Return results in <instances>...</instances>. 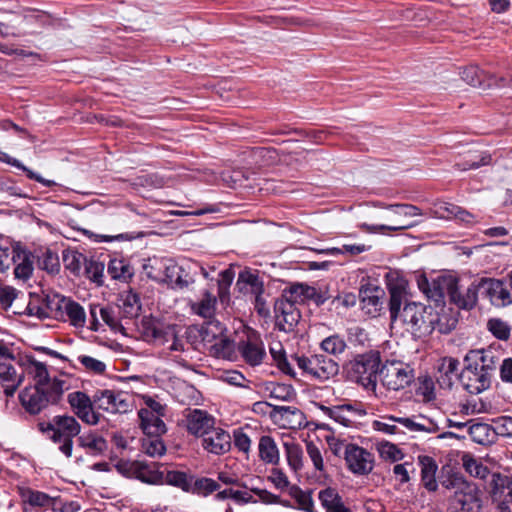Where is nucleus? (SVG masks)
I'll return each mask as SVG.
<instances>
[{
	"mask_svg": "<svg viewBox=\"0 0 512 512\" xmlns=\"http://www.w3.org/2000/svg\"><path fill=\"white\" fill-rule=\"evenodd\" d=\"M387 289L390 294L389 311L391 323L402 326L415 338L430 335L435 328L441 333H448L457 324V317L453 316L447 324L443 318L434 314L432 308L419 302L406 300L407 281L394 273L387 275Z\"/></svg>",
	"mask_w": 512,
	"mask_h": 512,
	"instance_id": "1",
	"label": "nucleus"
},
{
	"mask_svg": "<svg viewBox=\"0 0 512 512\" xmlns=\"http://www.w3.org/2000/svg\"><path fill=\"white\" fill-rule=\"evenodd\" d=\"M216 297L210 293L199 302L191 304L192 311L209 321L204 330V342L211 356L224 358V327L219 321L212 320L215 313Z\"/></svg>",
	"mask_w": 512,
	"mask_h": 512,
	"instance_id": "2",
	"label": "nucleus"
},
{
	"mask_svg": "<svg viewBox=\"0 0 512 512\" xmlns=\"http://www.w3.org/2000/svg\"><path fill=\"white\" fill-rule=\"evenodd\" d=\"M441 485L452 490L450 497L452 505L458 508L459 512H479L482 507L481 492L479 487L465 479L460 473H449Z\"/></svg>",
	"mask_w": 512,
	"mask_h": 512,
	"instance_id": "3",
	"label": "nucleus"
},
{
	"mask_svg": "<svg viewBox=\"0 0 512 512\" xmlns=\"http://www.w3.org/2000/svg\"><path fill=\"white\" fill-rule=\"evenodd\" d=\"M69 389L67 382H54L52 386L30 385L19 393V401L25 411L37 415L50 405L57 404Z\"/></svg>",
	"mask_w": 512,
	"mask_h": 512,
	"instance_id": "4",
	"label": "nucleus"
},
{
	"mask_svg": "<svg viewBox=\"0 0 512 512\" xmlns=\"http://www.w3.org/2000/svg\"><path fill=\"white\" fill-rule=\"evenodd\" d=\"M384 209L382 218L391 224L368 225L364 223L360 227L370 233L405 230L417 225L413 218L422 214L418 207L411 204H391Z\"/></svg>",
	"mask_w": 512,
	"mask_h": 512,
	"instance_id": "5",
	"label": "nucleus"
},
{
	"mask_svg": "<svg viewBox=\"0 0 512 512\" xmlns=\"http://www.w3.org/2000/svg\"><path fill=\"white\" fill-rule=\"evenodd\" d=\"M380 354L377 351L358 355L347 365L349 378L368 391H375L380 375Z\"/></svg>",
	"mask_w": 512,
	"mask_h": 512,
	"instance_id": "6",
	"label": "nucleus"
},
{
	"mask_svg": "<svg viewBox=\"0 0 512 512\" xmlns=\"http://www.w3.org/2000/svg\"><path fill=\"white\" fill-rule=\"evenodd\" d=\"M292 362L302 371L304 375L319 381H326L338 374L339 365L332 358L323 354L313 355H292Z\"/></svg>",
	"mask_w": 512,
	"mask_h": 512,
	"instance_id": "7",
	"label": "nucleus"
},
{
	"mask_svg": "<svg viewBox=\"0 0 512 512\" xmlns=\"http://www.w3.org/2000/svg\"><path fill=\"white\" fill-rule=\"evenodd\" d=\"M41 430L44 432H52L51 439L54 442H61L62 445L59 447L60 451L66 456H72L73 450V438L79 436L81 433V425L75 417L70 415H58L55 416L51 423H48L46 427L43 424L40 425Z\"/></svg>",
	"mask_w": 512,
	"mask_h": 512,
	"instance_id": "8",
	"label": "nucleus"
},
{
	"mask_svg": "<svg viewBox=\"0 0 512 512\" xmlns=\"http://www.w3.org/2000/svg\"><path fill=\"white\" fill-rule=\"evenodd\" d=\"M46 306L48 312L41 315L67 321L75 328H83L86 324L84 308L69 297L54 295L52 298H48Z\"/></svg>",
	"mask_w": 512,
	"mask_h": 512,
	"instance_id": "9",
	"label": "nucleus"
},
{
	"mask_svg": "<svg viewBox=\"0 0 512 512\" xmlns=\"http://www.w3.org/2000/svg\"><path fill=\"white\" fill-rule=\"evenodd\" d=\"M414 377V370L402 362L386 363L380 369V380L389 390L404 389L412 383Z\"/></svg>",
	"mask_w": 512,
	"mask_h": 512,
	"instance_id": "10",
	"label": "nucleus"
},
{
	"mask_svg": "<svg viewBox=\"0 0 512 512\" xmlns=\"http://www.w3.org/2000/svg\"><path fill=\"white\" fill-rule=\"evenodd\" d=\"M93 402L109 413H127L132 409L131 396L121 391L98 390L93 395Z\"/></svg>",
	"mask_w": 512,
	"mask_h": 512,
	"instance_id": "11",
	"label": "nucleus"
},
{
	"mask_svg": "<svg viewBox=\"0 0 512 512\" xmlns=\"http://www.w3.org/2000/svg\"><path fill=\"white\" fill-rule=\"evenodd\" d=\"M68 403L74 414L84 423L95 426L100 422L101 414L94 410L93 397L86 393L75 391L68 394Z\"/></svg>",
	"mask_w": 512,
	"mask_h": 512,
	"instance_id": "12",
	"label": "nucleus"
},
{
	"mask_svg": "<svg viewBox=\"0 0 512 512\" xmlns=\"http://www.w3.org/2000/svg\"><path fill=\"white\" fill-rule=\"evenodd\" d=\"M344 459L348 469L356 475H368L374 468L373 454L356 444L346 446Z\"/></svg>",
	"mask_w": 512,
	"mask_h": 512,
	"instance_id": "13",
	"label": "nucleus"
},
{
	"mask_svg": "<svg viewBox=\"0 0 512 512\" xmlns=\"http://www.w3.org/2000/svg\"><path fill=\"white\" fill-rule=\"evenodd\" d=\"M451 277H437L429 280L425 275L417 276V286L427 299L439 304L443 301L445 295H449L453 284Z\"/></svg>",
	"mask_w": 512,
	"mask_h": 512,
	"instance_id": "14",
	"label": "nucleus"
},
{
	"mask_svg": "<svg viewBox=\"0 0 512 512\" xmlns=\"http://www.w3.org/2000/svg\"><path fill=\"white\" fill-rule=\"evenodd\" d=\"M465 366L459 374V381L463 388L470 394H479L488 389L491 384V378L487 372H482L478 368L474 369L472 363L464 362Z\"/></svg>",
	"mask_w": 512,
	"mask_h": 512,
	"instance_id": "15",
	"label": "nucleus"
},
{
	"mask_svg": "<svg viewBox=\"0 0 512 512\" xmlns=\"http://www.w3.org/2000/svg\"><path fill=\"white\" fill-rule=\"evenodd\" d=\"M276 326L284 332H291L298 324L301 314L297 305L288 302L287 299L279 298L274 305Z\"/></svg>",
	"mask_w": 512,
	"mask_h": 512,
	"instance_id": "16",
	"label": "nucleus"
},
{
	"mask_svg": "<svg viewBox=\"0 0 512 512\" xmlns=\"http://www.w3.org/2000/svg\"><path fill=\"white\" fill-rule=\"evenodd\" d=\"M184 423L191 435L201 437L213 428L215 418L205 410L188 408L184 411Z\"/></svg>",
	"mask_w": 512,
	"mask_h": 512,
	"instance_id": "17",
	"label": "nucleus"
},
{
	"mask_svg": "<svg viewBox=\"0 0 512 512\" xmlns=\"http://www.w3.org/2000/svg\"><path fill=\"white\" fill-rule=\"evenodd\" d=\"M499 361L500 352L492 347L481 350H470L464 358V362L472 363L474 369L478 368L482 372H487L489 378H491Z\"/></svg>",
	"mask_w": 512,
	"mask_h": 512,
	"instance_id": "18",
	"label": "nucleus"
},
{
	"mask_svg": "<svg viewBox=\"0 0 512 512\" xmlns=\"http://www.w3.org/2000/svg\"><path fill=\"white\" fill-rule=\"evenodd\" d=\"M479 291L486 294L495 306H506L512 303V294L501 280L482 278L478 282Z\"/></svg>",
	"mask_w": 512,
	"mask_h": 512,
	"instance_id": "19",
	"label": "nucleus"
},
{
	"mask_svg": "<svg viewBox=\"0 0 512 512\" xmlns=\"http://www.w3.org/2000/svg\"><path fill=\"white\" fill-rule=\"evenodd\" d=\"M235 289L244 296L264 293V282L257 270L245 268L238 274Z\"/></svg>",
	"mask_w": 512,
	"mask_h": 512,
	"instance_id": "20",
	"label": "nucleus"
},
{
	"mask_svg": "<svg viewBox=\"0 0 512 512\" xmlns=\"http://www.w3.org/2000/svg\"><path fill=\"white\" fill-rule=\"evenodd\" d=\"M13 362L0 360V385L7 397H12L24 381V372H17Z\"/></svg>",
	"mask_w": 512,
	"mask_h": 512,
	"instance_id": "21",
	"label": "nucleus"
},
{
	"mask_svg": "<svg viewBox=\"0 0 512 512\" xmlns=\"http://www.w3.org/2000/svg\"><path fill=\"white\" fill-rule=\"evenodd\" d=\"M238 349L245 362L250 366L262 364L267 357L262 341L257 339L255 335L247 336L246 340L241 339L238 342Z\"/></svg>",
	"mask_w": 512,
	"mask_h": 512,
	"instance_id": "22",
	"label": "nucleus"
},
{
	"mask_svg": "<svg viewBox=\"0 0 512 512\" xmlns=\"http://www.w3.org/2000/svg\"><path fill=\"white\" fill-rule=\"evenodd\" d=\"M395 421L399 435H404L407 432L435 433L438 431V426L435 423L421 416L395 417Z\"/></svg>",
	"mask_w": 512,
	"mask_h": 512,
	"instance_id": "23",
	"label": "nucleus"
},
{
	"mask_svg": "<svg viewBox=\"0 0 512 512\" xmlns=\"http://www.w3.org/2000/svg\"><path fill=\"white\" fill-rule=\"evenodd\" d=\"M10 257L12 264H15V278L23 281L28 280L34 270L33 255L19 246H13Z\"/></svg>",
	"mask_w": 512,
	"mask_h": 512,
	"instance_id": "24",
	"label": "nucleus"
},
{
	"mask_svg": "<svg viewBox=\"0 0 512 512\" xmlns=\"http://www.w3.org/2000/svg\"><path fill=\"white\" fill-rule=\"evenodd\" d=\"M478 292V283H472L466 290L462 291L459 289L457 281L454 279L448 297L458 308L471 309L477 303Z\"/></svg>",
	"mask_w": 512,
	"mask_h": 512,
	"instance_id": "25",
	"label": "nucleus"
},
{
	"mask_svg": "<svg viewBox=\"0 0 512 512\" xmlns=\"http://www.w3.org/2000/svg\"><path fill=\"white\" fill-rule=\"evenodd\" d=\"M78 446L91 456L104 454L108 449L107 440L93 430L81 431L77 438Z\"/></svg>",
	"mask_w": 512,
	"mask_h": 512,
	"instance_id": "26",
	"label": "nucleus"
},
{
	"mask_svg": "<svg viewBox=\"0 0 512 512\" xmlns=\"http://www.w3.org/2000/svg\"><path fill=\"white\" fill-rule=\"evenodd\" d=\"M431 211L433 215L440 219H458L464 223H472L473 215L468 211L462 209L461 207L445 202V201H437L433 204Z\"/></svg>",
	"mask_w": 512,
	"mask_h": 512,
	"instance_id": "27",
	"label": "nucleus"
},
{
	"mask_svg": "<svg viewBox=\"0 0 512 512\" xmlns=\"http://www.w3.org/2000/svg\"><path fill=\"white\" fill-rule=\"evenodd\" d=\"M491 494L499 505H507L512 502V476L494 474L491 481Z\"/></svg>",
	"mask_w": 512,
	"mask_h": 512,
	"instance_id": "28",
	"label": "nucleus"
},
{
	"mask_svg": "<svg viewBox=\"0 0 512 512\" xmlns=\"http://www.w3.org/2000/svg\"><path fill=\"white\" fill-rule=\"evenodd\" d=\"M162 466L157 462L137 460L135 478L147 484H162L164 483V472L160 470Z\"/></svg>",
	"mask_w": 512,
	"mask_h": 512,
	"instance_id": "29",
	"label": "nucleus"
},
{
	"mask_svg": "<svg viewBox=\"0 0 512 512\" xmlns=\"http://www.w3.org/2000/svg\"><path fill=\"white\" fill-rule=\"evenodd\" d=\"M24 365L28 375H30L34 379V385L51 387L52 383L54 382H67L63 378H51L46 365L42 362L36 361L35 359H28Z\"/></svg>",
	"mask_w": 512,
	"mask_h": 512,
	"instance_id": "30",
	"label": "nucleus"
},
{
	"mask_svg": "<svg viewBox=\"0 0 512 512\" xmlns=\"http://www.w3.org/2000/svg\"><path fill=\"white\" fill-rule=\"evenodd\" d=\"M140 427L145 435H163L166 433V425L160 416L153 411L140 409L138 412Z\"/></svg>",
	"mask_w": 512,
	"mask_h": 512,
	"instance_id": "31",
	"label": "nucleus"
},
{
	"mask_svg": "<svg viewBox=\"0 0 512 512\" xmlns=\"http://www.w3.org/2000/svg\"><path fill=\"white\" fill-rule=\"evenodd\" d=\"M273 413L283 426L291 429L301 427L304 422V414L296 407L274 406Z\"/></svg>",
	"mask_w": 512,
	"mask_h": 512,
	"instance_id": "32",
	"label": "nucleus"
},
{
	"mask_svg": "<svg viewBox=\"0 0 512 512\" xmlns=\"http://www.w3.org/2000/svg\"><path fill=\"white\" fill-rule=\"evenodd\" d=\"M141 305L138 295L132 290L124 291L118 298L117 310L121 317L131 319L137 317Z\"/></svg>",
	"mask_w": 512,
	"mask_h": 512,
	"instance_id": "33",
	"label": "nucleus"
},
{
	"mask_svg": "<svg viewBox=\"0 0 512 512\" xmlns=\"http://www.w3.org/2000/svg\"><path fill=\"white\" fill-rule=\"evenodd\" d=\"M258 455L265 464L276 465L279 463L280 452L275 440L271 436L264 435L259 439Z\"/></svg>",
	"mask_w": 512,
	"mask_h": 512,
	"instance_id": "34",
	"label": "nucleus"
},
{
	"mask_svg": "<svg viewBox=\"0 0 512 512\" xmlns=\"http://www.w3.org/2000/svg\"><path fill=\"white\" fill-rule=\"evenodd\" d=\"M202 447L209 453L220 455L224 448V430L213 426L202 436Z\"/></svg>",
	"mask_w": 512,
	"mask_h": 512,
	"instance_id": "35",
	"label": "nucleus"
},
{
	"mask_svg": "<svg viewBox=\"0 0 512 512\" xmlns=\"http://www.w3.org/2000/svg\"><path fill=\"white\" fill-rule=\"evenodd\" d=\"M316 295V289L306 284L297 283L286 288L280 298L287 299L295 305L302 303L307 299H312Z\"/></svg>",
	"mask_w": 512,
	"mask_h": 512,
	"instance_id": "36",
	"label": "nucleus"
},
{
	"mask_svg": "<svg viewBox=\"0 0 512 512\" xmlns=\"http://www.w3.org/2000/svg\"><path fill=\"white\" fill-rule=\"evenodd\" d=\"M318 498L327 512H350L343 502L341 496L334 488H326L319 492Z\"/></svg>",
	"mask_w": 512,
	"mask_h": 512,
	"instance_id": "37",
	"label": "nucleus"
},
{
	"mask_svg": "<svg viewBox=\"0 0 512 512\" xmlns=\"http://www.w3.org/2000/svg\"><path fill=\"white\" fill-rule=\"evenodd\" d=\"M421 480L423 486L429 491H436L438 485L435 479L437 464L429 456H420Z\"/></svg>",
	"mask_w": 512,
	"mask_h": 512,
	"instance_id": "38",
	"label": "nucleus"
},
{
	"mask_svg": "<svg viewBox=\"0 0 512 512\" xmlns=\"http://www.w3.org/2000/svg\"><path fill=\"white\" fill-rule=\"evenodd\" d=\"M231 328L233 330V335L231 333L226 334V359H230L228 356V352L231 349V346H237L238 342L243 339L246 340L247 336H251L246 325L240 319L232 318L229 319ZM226 333H228V328L226 327Z\"/></svg>",
	"mask_w": 512,
	"mask_h": 512,
	"instance_id": "39",
	"label": "nucleus"
},
{
	"mask_svg": "<svg viewBox=\"0 0 512 512\" xmlns=\"http://www.w3.org/2000/svg\"><path fill=\"white\" fill-rule=\"evenodd\" d=\"M459 362L454 358H444L439 367L438 383L442 387L450 388L453 384V378L459 375L457 374Z\"/></svg>",
	"mask_w": 512,
	"mask_h": 512,
	"instance_id": "40",
	"label": "nucleus"
},
{
	"mask_svg": "<svg viewBox=\"0 0 512 512\" xmlns=\"http://www.w3.org/2000/svg\"><path fill=\"white\" fill-rule=\"evenodd\" d=\"M161 435H145L141 440V451L149 457H161L166 453V445Z\"/></svg>",
	"mask_w": 512,
	"mask_h": 512,
	"instance_id": "41",
	"label": "nucleus"
},
{
	"mask_svg": "<svg viewBox=\"0 0 512 512\" xmlns=\"http://www.w3.org/2000/svg\"><path fill=\"white\" fill-rule=\"evenodd\" d=\"M270 354L275 361L277 367L285 374L295 378L297 373L293 369L292 365L294 362L292 360L288 361L286 358L285 351L282 347L281 343H275L270 347Z\"/></svg>",
	"mask_w": 512,
	"mask_h": 512,
	"instance_id": "42",
	"label": "nucleus"
},
{
	"mask_svg": "<svg viewBox=\"0 0 512 512\" xmlns=\"http://www.w3.org/2000/svg\"><path fill=\"white\" fill-rule=\"evenodd\" d=\"M107 272L112 279L122 281L130 279L134 274L133 268L123 259L110 260Z\"/></svg>",
	"mask_w": 512,
	"mask_h": 512,
	"instance_id": "43",
	"label": "nucleus"
},
{
	"mask_svg": "<svg viewBox=\"0 0 512 512\" xmlns=\"http://www.w3.org/2000/svg\"><path fill=\"white\" fill-rule=\"evenodd\" d=\"M22 498L25 504L31 507H51L54 504V499L48 494L32 489H26L22 493Z\"/></svg>",
	"mask_w": 512,
	"mask_h": 512,
	"instance_id": "44",
	"label": "nucleus"
},
{
	"mask_svg": "<svg viewBox=\"0 0 512 512\" xmlns=\"http://www.w3.org/2000/svg\"><path fill=\"white\" fill-rule=\"evenodd\" d=\"M284 448L288 465L295 472L299 471L303 467V451L299 444L294 441L284 442Z\"/></svg>",
	"mask_w": 512,
	"mask_h": 512,
	"instance_id": "45",
	"label": "nucleus"
},
{
	"mask_svg": "<svg viewBox=\"0 0 512 512\" xmlns=\"http://www.w3.org/2000/svg\"><path fill=\"white\" fill-rule=\"evenodd\" d=\"M0 161H2L4 163H7V164H10V165H12V166H14L16 168H19V169L23 170L26 173V175H27V177L29 179L35 180V181L43 184L44 186L51 187V186H54L56 184L52 180L44 179L41 175L35 173L31 169H29L28 167L23 165L19 160L10 157L5 152L0 151Z\"/></svg>",
	"mask_w": 512,
	"mask_h": 512,
	"instance_id": "46",
	"label": "nucleus"
},
{
	"mask_svg": "<svg viewBox=\"0 0 512 512\" xmlns=\"http://www.w3.org/2000/svg\"><path fill=\"white\" fill-rule=\"evenodd\" d=\"M378 292H380L378 289L375 290L374 294L365 291L362 297V309L371 317L378 316L382 309V301Z\"/></svg>",
	"mask_w": 512,
	"mask_h": 512,
	"instance_id": "47",
	"label": "nucleus"
},
{
	"mask_svg": "<svg viewBox=\"0 0 512 512\" xmlns=\"http://www.w3.org/2000/svg\"><path fill=\"white\" fill-rule=\"evenodd\" d=\"M176 325H166L154 327L152 330V336L158 345L166 346L168 348L171 341L175 339L178 333Z\"/></svg>",
	"mask_w": 512,
	"mask_h": 512,
	"instance_id": "48",
	"label": "nucleus"
},
{
	"mask_svg": "<svg viewBox=\"0 0 512 512\" xmlns=\"http://www.w3.org/2000/svg\"><path fill=\"white\" fill-rule=\"evenodd\" d=\"M461 460L465 471L471 476L483 479L488 475L487 467L470 454H464Z\"/></svg>",
	"mask_w": 512,
	"mask_h": 512,
	"instance_id": "49",
	"label": "nucleus"
},
{
	"mask_svg": "<svg viewBox=\"0 0 512 512\" xmlns=\"http://www.w3.org/2000/svg\"><path fill=\"white\" fill-rule=\"evenodd\" d=\"M85 273L87 277L98 285L103 284L105 265L96 259L84 258Z\"/></svg>",
	"mask_w": 512,
	"mask_h": 512,
	"instance_id": "50",
	"label": "nucleus"
},
{
	"mask_svg": "<svg viewBox=\"0 0 512 512\" xmlns=\"http://www.w3.org/2000/svg\"><path fill=\"white\" fill-rule=\"evenodd\" d=\"M487 329L495 338L502 341H507L511 335L510 325L500 318L489 319Z\"/></svg>",
	"mask_w": 512,
	"mask_h": 512,
	"instance_id": "51",
	"label": "nucleus"
},
{
	"mask_svg": "<svg viewBox=\"0 0 512 512\" xmlns=\"http://www.w3.org/2000/svg\"><path fill=\"white\" fill-rule=\"evenodd\" d=\"M226 384L241 389L242 395L251 392L250 381L239 371L226 369Z\"/></svg>",
	"mask_w": 512,
	"mask_h": 512,
	"instance_id": "52",
	"label": "nucleus"
},
{
	"mask_svg": "<svg viewBox=\"0 0 512 512\" xmlns=\"http://www.w3.org/2000/svg\"><path fill=\"white\" fill-rule=\"evenodd\" d=\"M321 348L326 353L337 356L345 351L346 342L339 335H331L321 342Z\"/></svg>",
	"mask_w": 512,
	"mask_h": 512,
	"instance_id": "53",
	"label": "nucleus"
},
{
	"mask_svg": "<svg viewBox=\"0 0 512 512\" xmlns=\"http://www.w3.org/2000/svg\"><path fill=\"white\" fill-rule=\"evenodd\" d=\"M99 315L101 319L114 331L123 329L120 319L121 314L116 312L112 307H101L99 308Z\"/></svg>",
	"mask_w": 512,
	"mask_h": 512,
	"instance_id": "54",
	"label": "nucleus"
},
{
	"mask_svg": "<svg viewBox=\"0 0 512 512\" xmlns=\"http://www.w3.org/2000/svg\"><path fill=\"white\" fill-rule=\"evenodd\" d=\"M306 453L313 463L315 470L323 472L325 465L321 447L312 441L306 442Z\"/></svg>",
	"mask_w": 512,
	"mask_h": 512,
	"instance_id": "55",
	"label": "nucleus"
},
{
	"mask_svg": "<svg viewBox=\"0 0 512 512\" xmlns=\"http://www.w3.org/2000/svg\"><path fill=\"white\" fill-rule=\"evenodd\" d=\"M372 427L374 430L385 434L399 435L395 416H383L381 419L373 421Z\"/></svg>",
	"mask_w": 512,
	"mask_h": 512,
	"instance_id": "56",
	"label": "nucleus"
},
{
	"mask_svg": "<svg viewBox=\"0 0 512 512\" xmlns=\"http://www.w3.org/2000/svg\"><path fill=\"white\" fill-rule=\"evenodd\" d=\"M267 390L271 399L280 401H288L294 394L292 388L284 384L270 383Z\"/></svg>",
	"mask_w": 512,
	"mask_h": 512,
	"instance_id": "57",
	"label": "nucleus"
},
{
	"mask_svg": "<svg viewBox=\"0 0 512 512\" xmlns=\"http://www.w3.org/2000/svg\"><path fill=\"white\" fill-rule=\"evenodd\" d=\"M378 452L380 456L385 460H391L393 462L399 461L403 458L402 451L390 442H382L378 446Z\"/></svg>",
	"mask_w": 512,
	"mask_h": 512,
	"instance_id": "58",
	"label": "nucleus"
},
{
	"mask_svg": "<svg viewBox=\"0 0 512 512\" xmlns=\"http://www.w3.org/2000/svg\"><path fill=\"white\" fill-rule=\"evenodd\" d=\"M219 488L220 484L211 478L203 477L197 479L194 483V491L202 496H208Z\"/></svg>",
	"mask_w": 512,
	"mask_h": 512,
	"instance_id": "59",
	"label": "nucleus"
},
{
	"mask_svg": "<svg viewBox=\"0 0 512 512\" xmlns=\"http://www.w3.org/2000/svg\"><path fill=\"white\" fill-rule=\"evenodd\" d=\"M228 479L226 478V498H231L237 503H248L252 499L251 493L238 486H228Z\"/></svg>",
	"mask_w": 512,
	"mask_h": 512,
	"instance_id": "60",
	"label": "nucleus"
},
{
	"mask_svg": "<svg viewBox=\"0 0 512 512\" xmlns=\"http://www.w3.org/2000/svg\"><path fill=\"white\" fill-rule=\"evenodd\" d=\"M79 363L83 365V367L92 373L95 374H103L106 370V364L96 358L87 355H79L77 357Z\"/></svg>",
	"mask_w": 512,
	"mask_h": 512,
	"instance_id": "61",
	"label": "nucleus"
},
{
	"mask_svg": "<svg viewBox=\"0 0 512 512\" xmlns=\"http://www.w3.org/2000/svg\"><path fill=\"white\" fill-rule=\"evenodd\" d=\"M352 407L350 405H341L328 409L329 416L334 419L336 422L349 426L351 424V419L347 416V413H352Z\"/></svg>",
	"mask_w": 512,
	"mask_h": 512,
	"instance_id": "62",
	"label": "nucleus"
},
{
	"mask_svg": "<svg viewBox=\"0 0 512 512\" xmlns=\"http://www.w3.org/2000/svg\"><path fill=\"white\" fill-rule=\"evenodd\" d=\"M491 162V156L488 153H482L475 155L470 159H466L463 163H457L456 165L462 171L469 169H477L480 166L488 165Z\"/></svg>",
	"mask_w": 512,
	"mask_h": 512,
	"instance_id": "63",
	"label": "nucleus"
},
{
	"mask_svg": "<svg viewBox=\"0 0 512 512\" xmlns=\"http://www.w3.org/2000/svg\"><path fill=\"white\" fill-rule=\"evenodd\" d=\"M233 440V445L239 451L247 453L251 447L250 437L243 431V428H235L232 431V436H230Z\"/></svg>",
	"mask_w": 512,
	"mask_h": 512,
	"instance_id": "64",
	"label": "nucleus"
}]
</instances>
